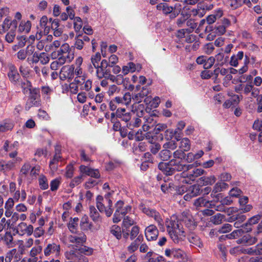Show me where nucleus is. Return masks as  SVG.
Here are the masks:
<instances>
[{
    "mask_svg": "<svg viewBox=\"0 0 262 262\" xmlns=\"http://www.w3.org/2000/svg\"><path fill=\"white\" fill-rule=\"evenodd\" d=\"M165 225L167 231L174 244H179V241L182 240L185 236L182 222L179 221L176 216L172 215L169 219H167Z\"/></svg>",
    "mask_w": 262,
    "mask_h": 262,
    "instance_id": "1",
    "label": "nucleus"
},
{
    "mask_svg": "<svg viewBox=\"0 0 262 262\" xmlns=\"http://www.w3.org/2000/svg\"><path fill=\"white\" fill-rule=\"evenodd\" d=\"M39 168L36 166L32 167L29 162H26L21 166L18 178V183L19 185L23 182L30 183L39 174Z\"/></svg>",
    "mask_w": 262,
    "mask_h": 262,
    "instance_id": "2",
    "label": "nucleus"
},
{
    "mask_svg": "<svg viewBox=\"0 0 262 262\" xmlns=\"http://www.w3.org/2000/svg\"><path fill=\"white\" fill-rule=\"evenodd\" d=\"M79 249H71L67 251L66 256L69 260L77 262H88V259L82 256V254L89 255L92 254L93 249L90 247H79Z\"/></svg>",
    "mask_w": 262,
    "mask_h": 262,
    "instance_id": "3",
    "label": "nucleus"
},
{
    "mask_svg": "<svg viewBox=\"0 0 262 262\" xmlns=\"http://www.w3.org/2000/svg\"><path fill=\"white\" fill-rule=\"evenodd\" d=\"M58 58L64 64L70 63L74 58V50L70 48L68 43L62 44L57 51Z\"/></svg>",
    "mask_w": 262,
    "mask_h": 262,
    "instance_id": "4",
    "label": "nucleus"
},
{
    "mask_svg": "<svg viewBox=\"0 0 262 262\" xmlns=\"http://www.w3.org/2000/svg\"><path fill=\"white\" fill-rule=\"evenodd\" d=\"M41 104L40 90L34 88L29 93V95L25 104V108L29 111L32 107H38Z\"/></svg>",
    "mask_w": 262,
    "mask_h": 262,
    "instance_id": "5",
    "label": "nucleus"
},
{
    "mask_svg": "<svg viewBox=\"0 0 262 262\" xmlns=\"http://www.w3.org/2000/svg\"><path fill=\"white\" fill-rule=\"evenodd\" d=\"M124 203L122 201H118L115 205L116 211L114 214L113 222L118 223L120 222L126 213L130 211L131 207L128 205H126L123 207Z\"/></svg>",
    "mask_w": 262,
    "mask_h": 262,
    "instance_id": "6",
    "label": "nucleus"
},
{
    "mask_svg": "<svg viewBox=\"0 0 262 262\" xmlns=\"http://www.w3.org/2000/svg\"><path fill=\"white\" fill-rule=\"evenodd\" d=\"M106 200L108 203V205L105 207L102 201L103 199L102 196H98L96 199V207L100 212H104L107 217L112 215L113 210L112 207V201L108 198H106Z\"/></svg>",
    "mask_w": 262,
    "mask_h": 262,
    "instance_id": "7",
    "label": "nucleus"
},
{
    "mask_svg": "<svg viewBox=\"0 0 262 262\" xmlns=\"http://www.w3.org/2000/svg\"><path fill=\"white\" fill-rule=\"evenodd\" d=\"M141 209L142 212L149 217H153L158 224L160 229L164 230V222L160 213L156 210L150 209L145 207L141 206Z\"/></svg>",
    "mask_w": 262,
    "mask_h": 262,
    "instance_id": "8",
    "label": "nucleus"
},
{
    "mask_svg": "<svg viewBox=\"0 0 262 262\" xmlns=\"http://www.w3.org/2000/svg\"><path fill=\"white\" fill-rule=\"evenodd\" d=\"M18 26V22L11 20L10 17H7L0 25V34H3L10 29V31L16 30Z\"/></svg>",
    "mask_w": 262,
    "mask_h": 262,
    "instance_id": "9",
    "label": "nucleus"
},
{
    "mask_svg": "<svg viewBox=\"0 0 262 262\" xmlns=\"http://www.w3.org/2000/svg\"><path fill=\"white\" fill-rule=\"evenodd\" d=\"M59 78L61 80L68 79L71 81L74 78V66H65L61 68L59 73Z\"/></svg>",
    "mask_w": 262,
    "mask_h": 262,
    "instance_id": "10",
    "label": "nucleus"
},
{
    "mask_svg": "<svg viewBox=\"0 0 262 262\" xmlns=\"http://www.w3.org/2000/svg\"><path fill=\"white\" fill-rule=\"evenodd\" d=\"M79 225L81 230L84 231H90L91 232H94L98 229L95 227L93 223L90 221L88 216L86 215H84L82 216Z\"/></svg>",
    "mask_w": 262,
    "mask_h": 262,
    "instance_id": "11",
    "label": "nucleus"
},
{
    "mask_svg": "<svg viewBox=\"0 0 262 262\" xmlns=\"http://www.w3.org/2000/svg\"><path fill=\"white\" fill-rule=\"evenodd\" d=\"M21 159L19 157H17L15 159L9 160L8 161H0V171L4 172H7L12 170L15 168L16 163L20 162Z\"/></svg>",
    "mask_w": 262,
    "mask_h": 262,
    "instance_id": "12",
    "label": "nucleus"
},
{
    "mask_svg": "<svg viewBox=\"0 0 262 262\" xmlns=\"http://www.w3.org/2000/svg\"><path fill=\"white\" fill-rule=\"evenodd\" d=\"M171 174H172L174 171H181L183 170H188L191 169L193 167V164L185 165L182 164L180 162H178L176 160L172 159L170 161Z\"/></svg>",
    "mask_w": 262,
    "mask_h": 262,
    "instance_id": "13",
    "label": "nucleus"
},
{
    "mask_svg": "<svg viewBox=\"0 0 262 262\" xmlns=\"http://www.w3.org/2000/svg\"><path fill=\"white\" fill-rule=\"evenodd\" d=\"M108 67H113V66L108 64L106 59H103L101 61L100 65L95 68L96 69V76L99 79L104 78L106 74L110 71L106 69Z\"/></svg>",
    "mask_w": 262,
    "mask_h": 262,
    "instance_id": "14",
    "label": "nucleus"
},
{
    "mask_svg": "<svg viewBox=\"0 0 262 262\" xmlns=\"http://www.w3.org/2000/svg\"><path fill=\"white\" fill-rule=\"evenodd\" d=\"M175 179L182 184H191L195 181L194 177L191 171H183L180 176H175Z\"/></svg>",
    "mask_w": 262,
    "mask_h": 262,
    "instance_id": "15",
    "label": "nucleus"
},
{
    "mask_svg": "<svg viewBox=\"0 0 262 262\" xmlns=\"http://www.w3.org/2000/svg\"><path fill=\"white\" fill-rule=\"evenodd\" d=\"M16 231L20 234H27L30 236L33 233L34 228L32 225H28L26 223L21 222L17 225Z\"/></svg>",
    "mask_w": 262,
    "mask_h": 262,
    "instance_id": "16",
    "label": "nucleus"
},
{
    "mask_svg": "<svg viewBox=\"0 0 262 262\" xmlns=\"http://www.w3.org/2000/svg\"><path fill=\"white\" fill-rule=\"evenodd\" d=\"M158 234V230L156 226L154 225L148 226L145 230V236L149 241L156 240L157 238Z\"/></svg>",
    "mask_w": 262,
    "mask_h": 262,
    "instance_id": "17",
    "label": "nucleus"
},
{
    "mask_svg": "<svg viewBox=\"0 0 262 262\" xmlns=\"http://www.w3.org/2000/svg\"><path fill=\"white\" fill-rule=\"evenodd\" d=\"M16 85L21 89L22 92L25 95L30 93L34 88L31 82L26 78L20 79Z\"/></svg>",
    "mask_w": 262,
    "mask_h": 262,
    "instance_id": "18",
    "label": "nucleus"
},
{
    "mask_svg": "<svg viewBox=\"0 0 262 262\" xmlns=\"http://www.w3.org/2000/svg\"><path fill=\"white\" fill-rule=\"evenodd\" d=\"M76 83L80 86V90L89 91L92 88V81L90 79H87L86 76L79 78V80L77 79Z\"/></svg>",
    "mask_w": 262,
    "mask_h": 262,
    "instance_id": "19",
    "label": "nucleus"
},
{
    "mask_svg": "<svg viewBox=\"0 0 262 262\" xmlns=\"http://www.w3.org/2000/svg\"><path fill=\"white\" fill-rule=\"evenodd\" d=\"M8 76L10 80L14 84H16L20 80V76L17 69L13 65H11L9 68Z\"/></svg>",
    "mask_w": 262,
    "mask_h": 262,
    "instance_id": "20",
    "label": "nucleus"
},
{
    "mask_svg": "<svg viewBox=\"0 0 262 262\" xmlns=\"http://www.w3.org/2000/svg\"><path fill=\"white\" fill-rule=\"evenodd\" d=\"M116 116L125 122H128L131 119V113L127 112L126 110L123 108H118L117 110Z\"/></svg>",
    "mask_w": 262,
    "mask_h": 262,
    "instance_id": "21",
    "label": "nucleus"
},
{
    "mask_svg": "<svg viewBox=\"0 0 262 262\" xmlns=\"http://www.w3.org/2000/svg\"><path fill=\"white\" fill-rule=\"evenodd\" d=\"M243 92L245 95H248L251 92V95L253 97H256L258 96L259 90L258 89L254 88L251 83H248L243 86Z\"/></svg>",
    "mask_w": 262,
    "mask_h": 262,
    "instance_id": "22",
    "label": "nucleus"
},
{
    "mask_svg": "<svg viewBox=\"0 0 262 262\" xmlns=\"http://www.w3.org/2000/svg\"><path fill=\"white\" fill-rule=\"evenodd\" d=\"M89 210V215L94 223L98 224L102 222V217L94 206H90Z\"/></svg>",
    "mask_w": 262,
    "mask_h": 262,
    "instance_id": "23",
    "label": "nucleus"
},
{
    "mask_svg": "<svg viewBox=\"0 0 262 262\" xmlns=\"http://www.w3.org/2000/svg\"><path fill=\"white\" fill-rule=\"evenodd\" d=\"M31 23L29 20H21L17 28V31L21 33H28L31 28Z\"/></svg>",
    "mask_w": 262,
    "mask_h": 262,
    "instance_id": "24",
    "label": "nucleus"
},
{
    "mask_svg": "<svg viewBox=\"0 0 262 262\" xmlns=\"http://www.w3.org/2000/svg\"><path fill=\"white\" fill-rule=\"evenodd\" d=\"M207 8L203 4H198L196 8L191 10V15L193 16H198L199 17H203L206 12Z\"/></svg>",
    "mask_w": 262,
    "mask_h": 262,
    "instance_id": "25",
    "label": "nucleus"
},
{
    "mask_svg": "<svg viewBox=\"0 0 262 262\" xmlns=\"http://www.w3.org/2000/svg\"><path fill=\"white\" fill-rule=\"evenodd\" d=\"M257 238L255 237H252L249 234H246L238 239L236 242L237 244H247L251 245L255 244Z\"/></svg>",
    "mask_w": 262,
    "mask_h": 262,
    "instance_id": "26",
    "label": "nucleus"
},
{
    "mask_svg": "<svg viewBox=\"0 0 262 262\" xmlns=\"http://www.w3.org/2000/svg\"><path fill=\"white\" fill-rule=\"evenodd\" d=\"M244 54L243 51H238L236 54L231 56L230 60V64L231 66L237 67L238 65V61L242 60L244 58Z\"/></svg>",
    "mask_w": 262,
    "mask_h": 262,
    "instance_id": "27",
    "label": "nucleus"
},
{
    "mask_svg": "<svg viewBox=\"0 0 262 262\" xmlns=\"http://www.w3.org/2000/svg\"><path fill=\"white\" fill-rule=\"evenodd\" d=\"M71 242L78 245H83L86 242V236L84 234H80L78 236H72L70 238Z\"/></svg>",
    "mask_w": 262,
    "mask_h": 262,
    "instance_id": "28",
    "label": "nucleus"
},
{
    "mask_svg": "<svg viewBox=\"0 0 262 262\" xmlns=\"http://www.w3.org/2000/svg\"><path fill=\"white\" fill-rule=\"evenodd\" d=\"M158 168L166 175H171L170 161L169 163L160 162Z\"/></svg>",
    "mask_w": 262,
    "mask_h": 262,
    "instance_id": "29",
    "label": "nucleus"
},
{
    "mask_svg": "<svg viewBox=\"0 0 262 262\" xmlns=\"http://www.w3.org/2000/svg\"><path fill=\"white\" fill-rule=\"evenodd\" d=\"M215 181V177L212 176L210 177H202L199 179L198 182L200 185H212Z\"/></svg>",
    "mask_w": 262,
    "mask_h": 262,
    "instance_id": "30",
    "label": "nucleus"
},
{
    "mask_svg": "<svg viewBox=\"0 0 262 262\" xmlns=\"http://www.w3.org/2000/svg\"><path fill=\"white\" fill-rule=\"evenodd\" d=\"M79 223V219L78 217H74L71 219L68 227L70 231L72 233H76L78 229V225Z\"/></svg>",
    "mask_w": 262,
    "mask_h": 262,
    "instance_id": "31",
    "label": "nucleus"
},
{
    "mask_svg": "<svg viewBox=\"0 0 262 262\" xmlns=\"http://www.w3.org/2000/svg\"><path fill=\"white\" fill-rule=\"evenodd\" d=\"M194 205L197 208L202 207H209L211 205V203L210 201H207L204 198L201 197L195 201Z\"/></svg>",
    "mask_w": 262,
    "mask_h": 262,
    "instance_id": "32",
    "label": "nucleus"
},
{
    "mask_svg": "<svg viewBox=\"0 0 262 262\" xmlns=\"http://www.w3.org/2000/svg\"><path fill=\"white\" fill-rule=\"evenodd\" d=\"M240 250L243 253H247L252 255H260L262 254V248H257V247H252L247 249H241Z\"/></svg>",
    "mask_w": 262,
    "mask_h": 262,
    "instance_id": "33",
    "label": "nucleus"
},
{
    "mask_svg": "<svg viewBox=\"0 0 262 262\" xmlns=\"http://www.w3.org/2000/svg\"><path fill=\"white\" fill-rule=\"evenodd\" d=\"M157 9L159 10L162 11L165 14H170L173 11V8L169 6L166 3H161L157 6Z\"/></svg>",
    "mask_w": 262,
    "mask_h": 262,
    "instance_id": "34",
    "label": "nucleus"
},
{
    "mask_svg": "<svg viewBox=\"0 0 262 262\" xmlns=\"http://www.w3.org/2000/svg\"><path fill=\"white\" fill-rule=\"evenodd\" d=\"M175 136V138L177 141L180 140L181 136L178 134L177 130H173L172 129H167L165 133V138L167 140H170Z\"/></svg>",
    "mask_w": 262,
    "mask_h": 262,
    "instance_id": "35",
    "label": "nucleus"
},
{
    "mask_svg": "<svg viewBox=\"0 0 262 262\" xmlns=\"http://www.w3.org/2000/svg\"><path fill=\"white\" fill-rule=\"evenodd\" d=\"M39 187L42 190H46L49 188V184L47 177L43 174L39 176L38 178Z\"/></svg>",
    "mask_w": 262,
    "mask_h": 262,
    "instance_id": "36",
    "label": "nucleus"
},
{
    "mask_svg": "<svg viewBox=\"0 0 262 262\" xmlns=\"http://www.w3.org/2000/svg\"><path fill=\"white\" fill-rule=\"evenodd\" d=\"M179 147L184 151H187L190 148V140L187 138H183L180 143Z\"/></svg>",
    "mask_w": 262,
    "mask_h": 262,
    "instance_id": "37",
    "label": "nucleus"
},
{
    "mask_svg": "<svg viewBox=\"0 0 262 262\" xmlns=\"http://www.w3.org/2000/svg\"><path fill=\"white\" fill-rule=\"evenodd\" d=\"M246 216L244 214H238L235 217V222L234 223V227L236 228H241L243 223L246 220Z\"/></svg>",
    "mask_w": 262,
    "mask_h": 262,
    "instance_id": "38",
    "label": "nucleus"
},
{
    "mask_svg": "<svg viewBox=\"0 0 262 262\" xmlns=\"http://www.w3.org/2000/svg\"><path fill=\"white\" fill-rule=\"evenodd\" d=\"M239 96L237 95H234L232 100H227L223 104V106L225 108H229L235 103H237L239 102Z\"/></svg>",
    "mask_w": 262,
    "mask_h": 262,
    "instance_id": "39",
    "label": "nucleus"
},
{
    "mask_svg": "<svg viewBox=\"0 0 262 262\" xmlns=\"http://www.w3.org/2000/svg\"><path fill=\"white\" fill-rule=\"evenodd\" d=\"M85 77H86V75L83 73L81 67H76L75 69L74 67V80L75 83H76L77 79L79 80V78H84Z\"/></svg>",
    "mask_w": 262,
    "mask_h": 262,
    "instance_id": "40",
    "label": "nucleus"
},
{
    "mask_svg": "<svg viewBox=\"0 0 262 262\" xmlns=\"http://www.w3.org/2000/svg\"><path fill=\"white\" fill-rule=\"evenodd\" d=\"M172 254L173 257L178 259H181L183 261H184L186 257L185 253L180 249H173L172 250Z\"/></svg>",
    "mask_w": 262,
    "mask_h": 262,
    "instance_id": "41",
    "label": "nucleus"
},
{
    "mask_svg": "<svg viewBox=\"0 0 262 262\" xmlns=\"http://www.w3.org/2000/svg\"><path fill=\"white\" fill-rule=\"evenodd\" d=\"M61 41L60 40H56L54 41L52 43L49 45L45 46V50L46 52H50L57 49L61 46Z\"/></svg>",
    "mask_w": 262,
    "mask_h": 262,
    "instance_id": "42",
    "label": "nucleus"
},
{
    "mask_svg": "<svg viewBox=\"0 0 262 262\" xmlns=\"http://www.w3.org/2000/svg\"><path fill=\"white\" fill-rule=\"evenodd\" d=\"M189 242L195 246H200L202 244L200 238L196 235L192 233L190 234L188 236Z\"/></svg>",
    "mask_w": 262,
    "mask_h": 262,
    "instance_id": "43",
    "label": "nucleus"
},
{
    "mask_svg": "<svg viewBox=\"0 0 262 262\" xmlns=\"http://www.w3.org/2000/svg\"><path fill=\"white\" fill-rule=\"evenodd\" d=\"M228 185L227 184L225 183L224 182H219L215 184L214 186V192H219L224 190L227 189Z\"/></svg>",
    "mask_w": 262,
    "mask_h": 262,
    "instance_id": "44",
    "label": "nucleus"
},
{
    "mask_svg": "<svg viewBox=\"0 0 262 262\" xmlns=\"http://www.w3.org/2000/svg\"><path fill=\"white\" fill-rule=\"evenodd\" d=\"M48 23H49V20L46 16H43L40 18V25L41 27L44 28L45 33H48L50 29V27L47 26Z\"/></svg>",
    "mask_w": 262,
    "mask_h": 262,
    "instance_id": "45",
    "label": "nucleus"
},
{
    "mask_svg": "<svg viewBox=\"0 0 262 262\" xmlns=\"http://www.w3.org/2000/svg\"><path fill=\"white\" fill-rule=\"evenodd\" d=\"M143 98L144 97H142V94L140 93V92L136 94L134 97H133V99L136 102V103L132 105V112H135L136 108L137 107V103H139V102H141Z\"/></svg>",
    "mask_w": 262,
    "mask_h": 262,
    "instance_id": "46",
    "label": "nucleus"
},
{
    "mask_svg": "<svg viewBox=\"0 0 262 262\" xmlns=\"http://www.w3.org/2000/svg\"><path fill=\"white\" fill-rule=\"evenodd\" d=\"M61 178H57L51 181L50 189L52 191H55L58 189L59 185L61 184Z\"/></svg>",
    "mask_w": 262,
    "mask_h": 262,
    "instance_id": "47",
    "label": "nucleus"
},
{
    "mask_svg": "<svg viewBox=\"0 0 262 262\" xmlns=\"http://www.w3.org/2000/svg\"><path fill=\"white\" fill-rule=\"evenodd\" d=\"M111 233L118 239L121 237V229L118 226H113L111 229Z\"/></svg>",
    "mask_w": 262,
    "mask_h": 262,
    "instance_id": "48",
    "label": "nucleus"
},
{
    "mask_svg": "<svg viewBox=\"0 0 262 262\" xmlns=\"http://www.w3.org/2000/svg\"><path fill=\"white\" fill-rule=\"evenodd\" d=\"M225 216L221 213H217L211 218V221L215 225L221 224Z\"/></svg>",
    "mask_w": 262,
    "mask_h": 262,
    "instance_id": "49",
    "label": "nucleus"
},
{
    "mask_svg": "<svg viewBox=\"0 0 262 262\" xmlns=\"http://www.w3.org/2000/svg\"><path fill=\"white\" fill-rule=\"evenodd\" d=\"M225 27L221 24L216 26L213 30L212 33H215L216 35L220 36L224 34L226 32Z\"/></svg>",
    "mask_w": 262,
    "mask_h": 262,
    "instance_id": "50",
    "label": "nucleus"
},
{
    "mask_svg": "<svg viewBox=\"0 0 262 262\" xmlns=\"http://www.w3.org/2000/svg\"><path fill=\"white\" fill-rule=\"evenodd\" d=\"M13 124L10 122H5L0 124V132H4L12 129Z\"/></svg>",
    "mask_w": 262,
    "mask_h": 262,
    "instance_id": "51",
    "label": "nucleus"
},
{
    "mask_svg": "<svg viewBox=\"0 0 262 262\" xmlns=\"http://www.w3.org/2000/svg\"><path fill=\"white\" fill-rule=\"evenodd\" d=\"M244 230L242 229L235 230L231 233L227 234L228 239H234L242 235Z\"/></svg>",
    "mask_w": 262,
    "mask_h": 262,
    "instance_id": "52",
    "label": "nucleus"
},
{
    "mask_svg": "<svg viewBox=\"0 0 262 262\" xmlns=\"http://www.w3.org/2000/svg\"><path fill=\"white\" fill-rule=\"evenodd\" d=\"M223 15V11L221 10H219L216 14V15H210L206 18V21L208 24H211L213 23L216 19V16L220 17Z\"/></svg>",
    "mask_w": 262,
    "mask_h": 262,
    "instance_id": "53",
    "label": "nucleus"
},
{
    "mask_svg": "<svg viewBox=\"0 0 262 262\" xmlns=\"http://www.w3.org/2000/svg\"><path fill=\"white\" fill-rule=\"evenodd\" d=\"M171 154V153L169 150L164 148V149L161 151L159 154V156L162 160L167 161L170 158Z\"/></svg>",
    "mask_w": 262,
    "mask_h": 262,
    "instance_id": "54",
    "label": "nucleus"
},
{
    "mask_svg": "<svg viewBox=\"0 0 262 262\" xmlns=\"http://www.w3.org/2000/svg\"><path fill=\"white\" fill-rule=\"evenodd\" d=\"M135 223L134 220L130 219V217L126 216L124 217L123 221L122 228H128L130 226L133 225Z\"/></svg>",
    "mask_w": 262,
    "mask_h": 262,
    "instance_id": "55",
    "label": "nucleus"
},
{
    "mask_svg": "<svg viewBox=\"0 0 262 262\" xmlns=\"http://www.w3.org/2000/svg\"><path fill=\"white\" fill-rule=\"evenodd\" d=\"M249 63V58L248 56L245 55L244 58V65L238 70V73L243 74L246 73L248 70V64Z\"/></svg>",
    "mask_w": 262,
    "mask_h": 262,
    "instance_id": "56",
    "label": "nucleus"
},
{
    "mask_svg": "<svg viewBox=\"0 0 262 262\" xmlns=\"http://www.w3.org/2000/svg\"><path fill=\"white\" fill-rule=\"evenodd\" d=\"M189 192L193 197L196 196L201 193L200 188L199 185H193L190 187Z\"/></svg>",
    "mask_w": 262,
    "mask_h": 262,
    "instance_id": "57",
    "label": "nucleus"
},
{
    "mask_svg": "<svg viewBox=\"0 0 262 262\" xmlns=\"http://www.w3.org/2000/svg\"><path fill=\"white\" fill-rule=\"evenodd\" d=\"M101 60V55L99 53H97L95 55L91 57V62L95 68L99 66V61Z\"/></svg>",
    "mask_w": 262,
    "mask_h": 262,
    "instance_id": "58",
    "label": "nucleus"
},
{
    "mask_svg": "<svg viewBox=\"0 0 262 262\" xmlns=\"http://www.w3.org/2000/svg\"><path fill=\"white\" fill-rule=\"evenodd\" d=\"M141 121V119L136 118L134 121H132L127 123V126L129 129H133L134 127H137L140 126Z\"/></svg>",
    "mask_w": 262,
    "mask_h": 262,
    "instance_id": "59",
    "label": "nucleus"
},
{
    "mask_svg": "<svg viewBox=\"0 0 262 262\" xmlns=\"http://www.w3.org/2000/svg\"><path fill=\"white\" fill-rule=\"evenodd\" d=\"M15 31H10L5 36V40L8 43H12L15 39L16 34Z\"/></svg>",
    "mask_w": 262,
    "mask_h": 262,
    "instance_id": "60",
    "label": "nucleus"
},
{
    "mask_svg": "<svg viewBox=\"0 0 262 262\" xmlns=\"http://www.w3.org/2000/svg\"><path fill=\"white\" fill-rule=\"evenodd\" d=\"M215 62V59L213 57H210L207 59H206V61H205L204 64V68L205 69H209L211 68Z\"/></svg>",
    "mask_w": 262,
    "mask_h": 262,
    "instance_id": "61",
    "label": "nucleus"
},
{
    "mask_svg": "<svg viewBox=\"0 0 262 262\" xmlns=\"http://www.w3.org/2000/svg\"><path fill=\"white\" fill-rule=\"evenodd\" d=\"M163 148L166 149H171L173 150L176 148L177 145L175 141L169 140V141L167 142L163 145Z\"/></svg>",
    "mask_w": 262,
    "mask_h": 262,
    "instance_id": "62",
    "label": "nucleus"
},
{
    "mask_svg": "<svg viewBox=\"0 0 262 262\" xmlns=\"http://www.w3.org/2000/svg\"><path fill=\"white\" fill-rule=\"evenodd\" d=\"M232 229V226L230 224H224L221 228L219 229V233H225L231 231Z\"/></svg>",
    "mask_w": 262,
    "mask_h": 262,
    "instance_id": "63",
    "label": "nucleus"
},
{
    "mask_svg": "<svg viewBox=\"0 0 262 262\" xmlns=\"http://www.w3.org/2000/svg\"><path fill=\"white\" fill-rule=\"evenodd\" d=\"M120 90V89L117 85L113 84L109 86L107 93L108 96H111L116 93H119Z\"/></svg>",
    "mask_w": 262,
    "mask_h": 262,
    "instance_id": "64",
    "label": "nucleus"
}]
</instances>
